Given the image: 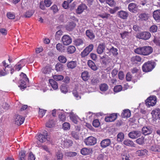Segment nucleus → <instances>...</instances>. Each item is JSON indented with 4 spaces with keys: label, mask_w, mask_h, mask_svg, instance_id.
I'll list each match as a JSON object with an SVG mask.
<instances>
[{
    "label": "nucleus",
    "mask_w": 160,
    "mask_h": 160,
    "mask_svg": "<svg viewBox=\"0 0 160 160\" xmlns=\"http://www.w3.org/2000/svg\"><path fill=\"white\" fill-rule=\"evenodd\" d=\"M157 26L156 25H153L150 27L149 31L151 32L154 33L157 32Z\"/></svg>",
    "instance_id": "nucleus-56"
},
{
    "label": "nucleus",
    "mask_w": 160,
    "mask_h": 160,
    "mask_svg": "<svg viewBox=\"0 0 160 160\" xmlns=\"http://www.w3.org/2000/svg\"><path fill=\"white\" fill-rule=\"evenodd\" d=\"M62 41L64 45H68L70 44L72 42L71 38L68 35H63L62 38Z\"/></svg>",
    "instance_id": "nucleus-7"
},
{
    "label": "nucleus",
    "mask_w": 160,
    "mask_h": 160,
    "mask_svg": "<svg viewBox=\"0 0 160 160\" xmlns=\"http://www.w3.org/2000/svg\"><path fill=\"white\" fill-rule=\"evenodd\" d=\"M137 5L133 3H131V12L136 13L138 11Z\"/></svg>",
    "instance_id": "nucleus-29"
},
{
    "label": "nucleus",
    "mask_w": 160,
    "mask_h": 160,
    "mask_svg": "<svg viewBox=\"0 0 160 160\" xmlns=\"http://www.w3.org/2000/svg\"><path fill=\"white\" fill-rule=\"evenodd\" d=\"M152 48L149 46H143L144 55H148L153 52Z\"/></svg>",
    "instance_id": "nucleus-12"
},
{
    "label": "nucleus",
    "mask_w": 160,
    "mask_h": 160,
    "mask_svg": "<svg viewBox=\"0 0 160 160\" xmlns=\"http://www.w3.org/2000/svg\"><path fill=\"white\" fill-rule=\"evenodd\" d=\"M110 15L109 14L105 13L99 14L98 15V17H99L103 19H108L109 17H110Z\"/></svg>",
    "instance_id": "nucleus-54"
},
{
    "label": "nucleus",
    "mask_w": 160,
    "mask_h": 160,
    "mask_svg": "<svg viewBox=\"0 0 160 160\" xmlns=\"http://www.w3.org/2000/svg\"><path fill=\"white\" fill-rule=\"evenodd\" d=\"M29 81H26L24 80H20V84L19 86V87L21 90L27 88V83Z\"/></svg>",
    "instance_id": "nucleus-30"
},
{
    "label": "nucleus",
    "mask_w": 160,
    "mask_h": 160,
    "mask_svg": "<svg viewBox=\"0 0 160 160\" xmlns=\"http://www.w3.org/2000/svg\"><path fill=\"white\" fill-rule=\"evenodd\" d=\"M75 45L77 46H82L84 43L83 40L81 38H77L74 41Z\"/></svg>",
    "instance_id": "nucleus-31"
},
{
    "label": "nucleus",
    "mask_w": 160,
    "mask_h": 160,
    "mask_svg": "<svg viewBox=\"0 0 160 160\" xmlns=\"http://www.w3.org/2000/svg\"><path fill=\"white\" fill-rule=\"evenodd\" d=\"M62 33L63 32L61 30H59L57 31L55 36L56 39H58L62 35Z\"/></svg>",
    "instance_id": "nucleus-61"
},
{
    "label": "nucleus",
    "mask_w": 160,
    "mask_h": 160,
    "mask_svg": "<svg viewBox=\"0 0 160 160\" xmlns=\"http://www.w3.org/2000/svg\"><path fill=\"white\" fill-rule=\"evenodd\" d=\"M51 10L52 11L53 13L55 14L58 11V8L57 6L55 4L53 5L50 8Z\"/></svg>",
    "instance_id": "nucleus-50"
},
{
    "label": "nucleus",
    "mask_w": 160,
    "mask_h": 160,
    "mask_svg": "<svg viewBox=\"0 0 160 160\" xmlns=\"http://www.w3.org/2000/svg\"><path fill=\"white\" fill-rule=\"evenodd\" d=\"M60 90L62 92L64 93H66L68 92L67 88L65 84H62L61 85Z\"/></svg>",
    "instance_id": "nucleus-63"
},
{
    "label": "nucleus",
    "mask_w": 160,
    "mask_h": 160,
    "mask_svg": "<svg viewBox=\"0 0 160 160\" xmlns=\"http://www.w3.org/2000/svg\"><path fill=\"white\" fill-rule=\"evenodd\" d=\"M43 73L45 75L49 74L51 71V68L48 66H47L42 70Z\"/></svg>",
    "instance_id": "nucleus-27"
},
{
    "label": "nucleus",
    "mask_w": 160,
    "mask_h": 160,
    "mask_svg": "<svg viewBox=\"0 0 160 160\" xmlns=\"http://www.w3.org/2000/svg\"><path fill=\"white\" fill-rule=\"evenodd\" d=\"M107 49L108 50L109 52L112 53L113 56H116L118 54V49L113 46H112L110 49L108 48Z\"/></svg>",
    "instance_id": "nucleus-34"
},
{
    "label": "nucleus",
    "mask_w": 160,
    "mask_h": 160,
    "mask_svg": "<svg viewBox=\"0 0 160 160\" xmlns=\"http://www.w3.org/2000/svg\"><path fill=\"white\" fill-rule=\"evenodd\" d=\"M124 134L123 133L121 132L119 133L117 136V140L118 142H122L124 138Z\"/></svg>",
    "instance_id": "nucleus-42"
},
{
    "label": "nucleus",
    "mask_w": 160,
    "mask_h": 160,
    "mask_svg": "<svg viewBox=\"0 0 160 160\" xmlns=\"http://www.w3.org/2000/svg\"><path fill=\"white\" fill-rule=\"evenodd\" d=\"M7 16L9 19H14L15 17V14L11 12H8L7 14Z\"/></svg>",
    "instance_id": "nucleus-57"
},
{
    "label": "nucleus",
    "mask_w": 160,
    "mask_h": 160,
    "mask_svg": "<svg viewBox=\"0 0 160 160\" xmlns=\"http://www.w3.org/2000/svg\"><path fill=\"white\" fill-rule=\"evenodd\" d=\"M118 117L117 113H113L106 116L105 118V121L107 122H112L115 121Z\"/></svg>",
    "instance_id": "nucleus-5"
},
{
    "label": "nucleus",
    "mask_w": 160,
    "mask_h": 160,
    "mask_svg": "<svg viewBox=\"0 0 160 160\" xmlns=\"http://www.w3.org/2000/svg\"><path fill=\"white\" fill-rule=\"evenodd\" d=\"M122 89V88L121 85H118L114 87L113 91L115 92H118L121 91Z\"/></svg>",
    "instance_id": "nucleus-47"
},
{
    "label": "nucleus",
    "mask_w": 160,
    "mask_h": 160,
    "mask_svg": "<svg viewBox=\"0 0 160 160\" xmlns=\"http://www.w3.org/2000/svg\"><path fill=\"white\" fill-rule=\"evenodd\" d=\"M153 17L156 21L160 20V10H157L153 12Z\"/></svg>",
    "instance_id": "nucleus-24"
},
{
    "label": "nucleus",
    "mask_w": 160,
    "mask_h": 160,
    "mask_svg": "<svg viewBox=\"0 0 160 160\" xmlns=\"http://www.w3.org/2000/svg\"><path fill=\"white\" fill-rule=\"evenodd\" d=\"M53 78L56 81H61L64 78L63 76L61 75H54L53 76Z\"/></svg>",
    "instance_id": "nucleus-52"
},
{
    "label": "nucleus",
    "mask_w": 160,
    "mask_h": 160,
    "mask_svg": "<svg viewBox=\"0 0 160 160\" xmlns=\"http://www.w3.org/2000/svg\"><path fill=\"white\" fill-rule=\"evenodd\" d=\"M87 36L90 39H93L94 38L95 36L92 32L90 30H87L86 32Z\"/></svg>",
    "instance_id": "nucleus-36"
},
{
    "label": "nucleus",
    "mask_w": 160,
    "mask_h": 160,
    "mask_svg": "<svg viewBox=\"0 0 160 160\" xmlns=\"http://www.w3.org/2000/svg\"><path fill=\"white\" fill-rule=\"evenodd\" d=\"M142 132L145 135H149L152 132V129L150 126L143 127L142 129Z\"/></svg>",
    "instance_id": "nucleus-13"
},
{
    "label": "nucleus",
    "mask_w": 160,
    "mask_h": 160,
    "mask_svg": "<svg viewBox=\"0 0 160 160\" xmlns=\"http://www.w3.org/2000/svg\"><path fill=\"white\" fill-rule=\"evenodd\" d=\"M56 48L58 51L61 52H64L65 50V47L62 44L60 43L57 44Z\"/></svg>",
    "instance_id": "nucleus-26"
},
{
    "label": "nucleus",
    "mask_w": 160,
    "mask_h": 160,
    "mask_svg": "<svg viewBox=\"0 0 160 160\" xmlns=\"http://www.w3.org/2000/svg\"><path fill=\"white\" fill-rule=\"evenodd\" d=\"M25 59H22L18 62L17 64L15 66V69L19 71L21 68L25 65Z\"/></svg>",
    "instance_id": "nucleus-15"
},
{
    "label": "nucleus",
    "mask_w": 160,
    "mask_h": 160,
    "mask_svg": "<svg viewBox=\"0 0 160 160\" xmlns=\"http://www.w3.org/2000/svg\"><path fill=\"white\" fill-rule=\"evenodd\" d=\"M106 2L111 7L115 6L116 3L114 0H106Z\"/></svg>",
    "instance_id": "nucleus-55"
},
{
    "label": "nucleus",
    "mask_w": 160,
    "mask_h": 160,
    "mask_svg": "<svg viewBox=\"0 0 160 160\" xmlns=\"http://www.w3.org/2000/svg\"><path fill=\"white\" fill-rule=\"evenodd\" d=\"M9 73L8 69H4L3 68L2 69H0V76H4Z\"/></svg>",
    "instance_id": "nucleus-41"
},
{
    "label": "nucleus",
    "mask_w": 160,
    "mask_h": 160,
    "mask_svg": "<svg viewBox=\"0 0 160 160\" xmlns=\"http://www.w3.org/2000/svg\"><path fill=\"white\" fill-rule=\"evenodd\" d=\"M47 132L46 131H44L42 134L40 133L38 134L37 139L40 142L43 143L47 140Z\"/></svg>",
    "instance_id": "nucleus-6"
},
{
    "label": "nucleus",
    "mask_w": 160,
    "mask_h": 160,
    "mask_svg": "<svg viewBox=\"0 0 160 160\" xmlns=\"http://www.w3.org/2000/svg\"><path fill=\"white\" fill-rule=\"evenodd\" d=\"M71 135L72 137L76 140H78L79 138V132L76 131H73L72 132Z\"/></svg>",
    "instance_id": "nucleus-43"
},
{
    "label": "nucleus",
    "mask_w": 160,
    "mask_h": 160,
    "mask_svg": "<svg viewBox=\"0 0 160 160\" xmlns=\"http://www.w3.org/2000/svg\"><path fill=\"white\" fill-rule=\"evenodd\" d=\"M87 7L84 4H81L79 6L77 9V13L80 14L82 13Z\"/></svg>",
    "instance_id": "nucleus-25"
},
{
    "label": "nucleus",
    "mask_w": 160,
    "mask_h": 160,
    "mask_svg": "<svg viewBox=\"0 0 160 160\" xmlns=\"http://www.w3.org/2000/svg\"><path fill=\"white\" fill-rule=\"evenodd\" d=\"M145 104L148 107L155 105L157 102V98L155 96H150L145 101Z\"/></svg>",
    "instance_id": "nucleus-2"
},
{
    "label": "nucleus",
    "mask_w": 160,
    "mask_h": 160,
    "mask_svg": "<svg viewBox=\"0 0 160 160\" xmlns=\"http://www.w3.org/2000/svg\"><path fill=\"white\" fill-rule=\"evenodd\" d=\"M70 125L69 123L65 122L62 125V128L65 130H68L70 129Z\"/></svg>",
    "instance_id": "nucleus-44"
},
{
    "label": "nucleus",
    "mask_w": 160,
    "mask_h": 160,
    "mask_svg": "<svg viewBox=\"0 0 160 160\" xmlns=\"http://www.w3.org/2000/svg\"><path fill=\"white\" fill-rule=\"evenodd\" d=\"M100 125V123L99 120L98 119L94 120L92 122L93 126L96 128L98 127Z\"/></svg>",
    "instance_id": "nucleus-60"
},
{
    "label": "nucleus",
    "mask_w": 160,
    "mask_h": 160,
    "mask_svg": "<svg viewBox=\"0 0 160 160\" xmlns=\"http://www.w3.org/2000/svg\"><path fill=\"white\" fill-rule=\"evenodd\" d=\"M136 142L139 144L142 145L145 142L144 138L142 137L141 138H139L136 140Z\"/></svg>",
    "instance_id": "nucleus-53"
},
{
    "label": "nucleus",
    "mask_w": 160,
    "mask_h": 160,
    "mask_svg": "<svg viewBox=\"0 0 160 160\" xmlns=\"http://www.w3.org/2000/svg\"><path fill=\"white\" fill-rule=\"evenodd\" d=\"M63 65L60 63H57L55 66V69L57 71H60L63 70Z\"/></svg>",
    "instance_id": "nucleus-45"
},
{
    "label": "nucleus",
    "mask_w": 160,
    "mask_h": 160,
    "mask_svg": "<svg viewBox=\"0 0 160 160\" xmlns=\"http://www.w3.org/2000/svg\"><path fill=\"white\" fill-rule=\"evenodd\" d=\"M139 36L141 39L148 40L150 38L151 35L149 32H143L140 33Z\"/></svg>",
    "instance_id": "nucleus-9"
},
{
    "label": "nucleus",
    "mask_w": 160,
    "mask_h": 160,
    "mask_svg": "<svg viewBox=\"0 0 160 160\" xmlns=\"http://www.w3.org/2000/svg\"><path fill=\"white\" fill-rule=\"evenodd\" d=\"M39 116L40 118H42L44 115L46 110L43 109H40V108H39Z\"/></svg>",
    "instance_id": "nucleus-59"
},
{
    "label": "nucleus",
    "mask_w": 160,
    "mask_h": 160,
    "mask_svg": "<svg viewBox=\"0 0 160 160\" xmlns=\"http://www.w3.org/2000/svg\"><path fill=\"white\" fill-rule=\"evenodd\" d=\"M111 143V140L110 139H105L101 141L100 144L102 148H105L109 146Z\"/></svg>",
    "instance_id": "nucleus-8"
},
{
    "label": "nucleus",
    "mask_w": 160,
    "mask_h": 160,
    "mask_svg": "<svg viewBox=\"0 0 160 160\" xmlns=\"http://www.w3.org/2000/svg\"><path fill=\"white\" fill-rule=\"evenodd\" d=\"M58 118L62 122H64L66 119V115L64 113H61L58 116Z\"/></svg>",
    "instance_id": "nucleus-62"
},
{
    "label": "nucleus",
    "mask_w": 160,
    "mask_h": 160,
    "mask_svg": "<svg viewBox=\"0 0 160 160\" xmlns=\"http://www.w3.org/2000/svg\"><path fill=\"white\" fill-rule=\"evenodd\" d=\"M90 76L89 72L87 71H84L82 72L81 74V77L82 80L85 81H87L90 78Z\"/></svg>",
    "instance_id": "nucleus-20"
},
{
    "label": "nucleus",
    "mask_w": 160,
    "mask_h": 160,
    "mask_svg": "<svg viewBox=\"0 0 160 160\" xmlns=\"http://www.w3.org/2000/svg\"><path fill=\"white\" fill-rule=\"evenodd\" d=\"M66 154L68 157H71L76 156L77 154V153L75 152H67L66 153Z\"/></svg>",
    "instance_id": "nucleus-64"
},
{
    "label": "nucleus",
    "mask_w": 160,
    "mask_h": 160,
    "mask_svg": "<svg viewBox=\"0 0 160 160\" xmlns=\"http://www.w3.org/2000/svg\"><path fill=\"white\" fill-rule=\"evenodd\" d=\"M70 119L75 124H77L78 122L77 117L74 115H71L70 116Z\"/></svg>",
    "instance_id": "nucleus-49"
},
{
    "label": "nucleus",
    "mask_w": 160,
    "mask_h": 160,
    "mask_svg": "<svg viewBox=\"0 0 160 160\" xmlns=\"http://www.w3.org/2000/svg\"><path fill=\"white\" fill-rule=\"evenodd\" d=\"M155 67L154 62L148 61L145 62L142 66V70L143 72H147L151 71Z\"/></svg>",
    "instance_id": "nucleus-1"
},
{
    "label": "nucleus",
    "mask_w": 160,
    "mask_h": 160,
    "mask_svg": "<svg viewBox=\"0 0 160 160\" xmlns=\"http://www.w3.org/2000/svg\"><path fill=\"white\" fill-rule=\"evenodd\" d=\"M121 116L122 118H128L130 117V110L129 109H125L123 111Z\"/></svg>",
    "instance_id": "nucleus-22"
},
{
    "label": "nucleus",
    "mask_w": 160,
    "mask_h": 160,
    "mask_svg": "<svg viewBox=\"0 0 160 160\" xmlns=\"http://www.w3.org/2000/svg\"><path fill=\"white\" fill-rule=\"evenodd\" d=\"M118 15L119 17L123 19H126L128 15V12L122 10L118 12Z\"/></svg>",
    "instance_id": "nucleus-16"
},
{
    "label": "nucleus",
    "mask_w": 160,
    "mask_h": 160,
    "mask_svg": "<svg viewBox=\"0 0 160 160\" xmlns=\"http://www.w3.org/2000/svg\"><path fill=\"white\" fill-rule=\"evenodd\" d=\"M88 64L89 67L93 71H96L98 69L95 63L91 60H89L88 61Z\"/></svg>",
    "instance_id": "nucleus-21"
},
{
    "label": "nucleus",
    "mask_w": 160,
    "mask_h": 160,
    "mask_svg": "<svg viewBox=\"0 0 160 160\" xmlns=\"http://www.w3.org/2000/svg\"><path fill=\"white\" fill-rule=\"evenodd\" d=\"M84 142L86 145L92 146L95 145L97 142L96 138L92 136H90L86 138Z\"/></svg>",
    "instance_id": "nucleus-4"
},
{
    "label": "nucleus",
    "mask_w": 160,
    "mask_h": 160,
    "mask_svg": "<svg viewBox=\"0 0 160 160\" xmlns=\"http://www.w3.org/2000/svg\"><path fill=\"white\" fill-rule=\"evenodd\" d=\"M24 120L25 118L23 117L18 114L15 115L14 118V122L18 126L22 125Z\"/></svg>",
    "instance_id": "nucleus-3"
},
{
    "label": "nucleus",
    "mask_w": 160,
    "mask_h": 160,
    "mask_svg": "<svg viewBox=\"0 0 160 160\" xmlns=\"http://www.w3.org/2000/svg\"><path fill=\"white\" fill-rule=\"evenodd\" d=\"M26 152L24 150H21L19 152V157L20 160H25Z\"/></svg>",
    "instance_id": "nucleus-35"
},
{
    "label": "nucleus",
    "mask_w": 160,
    "mask_h": 160,
    "mask_svg": "<svg viewBox=\"0 0 160 160\" xmlns=\"http://www.w3.org/2000/svg\"><path fill=\"white\" fill-rule=\"evenodd\" d=\"M105 48V44L104 43L99 44L97 48V52L98 54H101L103 52Z\"/></svg>",
    "instance_id": "nucleus-11"
},
{
    "label": "nucleus",
    "mask_w": 160,
    "mask_h": 160,
    "mask_svg": "<svg viewBox=\"0 0 160 160\" xmlns=\"http://www.w3.org/2000/svg\"><path fill=\"white\" fill-rule=\"evenodd\" d=\"M76 24L73 22H70L66 26V28L67 30L69 31H71L76 27Z\"/></svg>",
    "instance_id": "nucleus-18"
},
{
    "label": "nucleus",
    "mask_w": 160,
    "mask_h": 160,
    "mask_svg": "<svg viewBox=\"0 0 160 160\" xmlns=\"http://www.w3.org/2000/svg\"><path fill=\"white\" fill-rule=\"evenodd\" d=\"M92 151L91 149L84 148L81 149L80 152L82 155H86L90 154L91 153Z\"/></svg>",
    "instance_id": "nucleus-17"
},
{
    "label": "nucleus",
    "mask_w": 160,
    "mask_h": 160,
    "mask_svg": "<svg viewBox=\"0 0 160 160\" xmlns=\"http://www.w3.org/2000/svg\"><path fill=\"white\" fill-rule=\"evenodd\" d=\"M141 135L140 131H136L131 132V138L134 139L138 138Z\"/></svg>",
    "instance_id": "nucleus-23"
},
{
    "label": "nucleus",
    "mask_w": 160,
    "mask_h": 160,
    "mask_svg": "<svg viewBox=\"0 0 160 160\" xmlns=\"http://www.w3.org/2000/svg\"><path fill=\"white\" fill-rule=\"evenodd\" d=\"M141 60V58L139 56L136 55L133 57L131 58V61L132 62H140Z\"/></svg>",
    "instance_id": "nucleus-51"
},
{
    "label": "nucleus",
    "mask_w": 160,
    "mask_h": 160,
    "mask_svg": "<svg viewBox=\"0 0 160 160\" xmlns=\"http://www.w3.org/2000/svg\"><path fill=\"white\" fill-rule=\"evenodd\" d=\"M108 86L105 83L101 84L99 86L100 90L102 91H106L108 89Z\"/></svg>",
    "instance_id": "nucleus-37"
},
{
    "label": "nucleus",
    "mask_w": 160,
    "mask_h": 160,
    "mask_svg": "<svg viewBox=\"0 0 160 160\" xmlns=\"http://www.w3.org/2000/svg\"><path fill=\"white\" fill-rule=\"evenodd\" d=\"M58 60L60 62L62 63H65L67 61L66 58L64 56L61 55L58 57Z\"/></svg>",
    "instance_id": "nucleus-48"
},
{
    "label": "nucleus",
    "mask_w": 160,
    "mask_h": 160,
    "mask_svg": "<svg viewBox=\"0 0 160 160\" xmlns=\"http://www.w3.org/2000/svg\"><path fill=\"white\" fill-rule=\"evenodd\" d=\"M150 150L155 152H160V148L158 145H156L151 146L150 148Z\"/></svg>",
    "instance_id": "nucleus-38"
},
{
    "label": "nucleus",
    "mask_w": 160,
    "mask_h": 160,
    "mask_svg": "<svg viewBox=\"0 0 160 160\" xmlns=\"http://www.w3.org/2000/svg\"><path fill=\"white\" fill-rule=\"evenodd\" d=\"M148 151L145 149L137 151L136 154L139 156L145 155L147 154Z\"/></svg>",
    "instance_id": "nucleus-39"
},
{
    "label": "nucleus",
    "mask_w": 160,
    "mask_h": 160,
    "mask_svg": "<svg viewBox=\"0 0 160 160\" xmlns=\"http://www.w3.org/2000/svg\"><path fill=\"white\" fill-rule=\"evenodd\" d=\"M76 50V48L74 46L70 45L67 48V51L68 53H73L75 52Z\"/></svg>",
    "instance_id": "nucleus-33"
},
{
    "label": "nucleus",
    "mask_w": 160,
    "mask_h": 160,
    "mask_svg": "<svg viewBox=\"0 0 160 160\" xmlns=\"http://www.w3.org/2000/svg\"><path fill=\"white\" fill-rule=\"evenodd\" d=\"M49 81L52 88L54 90H56L58 88V83L56 81L52 79H50Z\"/></svg>",
    "instance_id": "nucleus-28"
},
{
    "label": "nucleus",
    "mask_w": 160,
    "mask_h": 160,
    "mask_svg": "<svg viewBox=\"0 0 160 160\" xmlns=\"http://www.w3.org/2000/svg\"><path fill=\"white\" fill-rule=\"evenodd\" d=\"M100 82V78L98 77L91 78L90 83L93 86H97Z\"/></svg>",
    "instance_id": "nucleus-14"
},
{
    "label": "nucleus",
    "mask_w": 160,
    "mask_h": 160,
    "mask_svg": "<svg viewBox=\"0 0 160 160\" xmlns=\"http://www.w3.org/2000/svg\"><path fill=\"white\" fill-rule=\"evenodd\" d=\"M134 47V46L133 48ZM136 48H134V51L136 53L144 55L143 47L137 48L136 46L135 47Z\"/></svg>",
    "instance_id": "nucleus-19"
},
{
    "label": "nucleus",
    "mask_w": 160,
    "mask_h": 160,
    "mask_svg": "<svg viewBox=\"0 0 160 160\" xmlns=\"http://www.w3.org/2000/svg\"><path fill=\"white\" fill-rule=\"evenodd\" d=\"M57 160H62L63 154L60 151H58L56 153Z\"/></svg>",
    "instance_id": "nucleus-46"
},
{
    "label": "nucleus",
    "mask_w": 160,
    "mask_h": 160,
    "mask_svg": "<svg viewBox=\"0 0 160 160\" xmlns=\"http://www.w3.org/2000/svg\"><path fill=\"white\" fill-rule=\"evenodd\" d=\"M54 124V121L53 120H51L48 121L46 123V125L47 127L51 128L53 127Z\"/></svg>",
    "instance_id": "nucleus-58"
},
{
    "label": "nucleus",
    "mask_w": 160,
    "mask_h": 160,
    "mask_svg": "<svg viewBox=\"0 0 160 160\" xmlns=\"http://www.w3.org/2000/svg\"><path fill=\"white\" fill-rule=\"evenodd\" d=\"M77 65V62H76L72 61L67 64V67L69 68L73 69L75 68Z\"/></svg>",
    "instance_id": "nucleus-40"
},
{
    "label": "nucleus",
    "mask_w": 160,
    "mask_h": 160,
    "mask_svg": "<svg viewBox=\"0 0 160 160\" xmlns=\"http://www.w3.org/2000/svg\"><path fill=\"white\" fill-rule=\"evenodd\" d=\"M151 114L153 117L156 120L160 119V109L156 108L152 111Z\"/></svg>",
    "instance_id": "nucleus-10"
},
{
    "label": "nucleus",
    "mask_w": 160,
    "mask_h": 160,
    "mask_svg": "<svg viewBox=\"0 0 160 160\" xmlns=\"http://www.w3.org/2000/svg\"><path fill=\"white\" fill-rule=\"evenodd\" d=\"M138 17L141 20L146 21L148 19L149 16L148 14L143 13L139 14Z\"/></svg>",
    "instance_id": "nucleus-32"
}]
</instances>
